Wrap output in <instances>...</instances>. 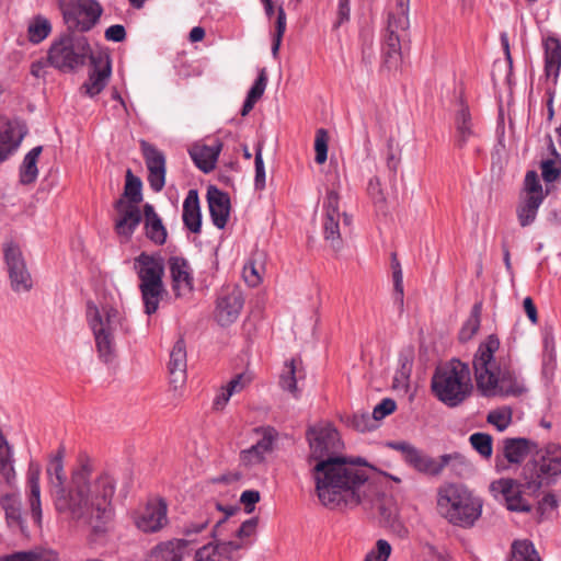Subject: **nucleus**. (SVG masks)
<instances>
[{
  "mask_svg": "<svg viewBox=\"0 0 561 561\" xmlns=\"http://www.w3.org/2000/svg\"><path fill=\"white\" fill-rule=\"evenodd\" d=\"M339 202H340L339 193L334 188L328 190L324 202H323V208H324L325 215L341 216V214L339 211Z\"/></svg>",
  "mask_w": 561,
  "mask_h": 561,
  "instance_id": "nucleus-56",
  "label": "nucleus"
},
{
  "mask_svg": "<svg viewBox=\"0 0 561 561\" xmlns=\"http://www.w3.org/2000/svg\"><path fill=\"white\" fill-rule=\"evenodd\" d=\"M328 133L325 129L320 128L317 130L316 139H314V150H316V162L318 164H322L327 161L328 158Z\"/></svg>",
  "mask_w": 561,
  "mask_h": 561,
  "instance_id": "nucleus-48",
  "label": "nucleus"
},
{
  "mask_svg": "<svg viewBox=\"0 0 561 561\" xmlns=\"http://www.w3.org/2000/svg\"><path fill=\"white\" fill-rule=\"evenodd\" d=\"M266 85H267L266 69L262 68L259 71V76H257L256 80L254 81L253 85L251 87V89L249 90L247 96L257 102L261 99V96L263 95V93L266 89Z\"/></svg>",
  "mask_w": 561,
  "mask_h": 561,
  "instance_id": "nucleus-54",
  "label": "nucleus"
},
{
  "mask_svg": "<svg viewBox=\"0 0 561 561\" xmlns=\"http://www.w3.org/2000/svg\"><path fill=\"white\" fill-rule=\"evenodd\" d=\"M187 547L179 538L158 543L150 553L149 561H183V552Z\"/></svg>",
  "mask_w": 561,
  "mask_h": 561,
  "instance_id": "nucleus-31",
  "label": "nucleus"
},
{
  "mask_svg": "<svg viewBox=\"0 0 561 561\" xmlns=\"http://www.w3.org/2000/svg\"><path fill=\"white\" fill-rule=\"evenodd\" d=\"M244 305L243 294L238 287L221 289L216 301L215 319L221 327H229L240 316Z\"/></svg>",
  "mask_w": 561,
  "mask_h": 561,
  "instance_id": "nucleus-14",
  "label": "nucleus"
},
{
  "mask_svg": "<svg viewBox=\"0 0 561 561\" xmlns=\"http://www.w3.org/2000/svg\"><path fill=\"white\" fill-rule=\"evenodd\" d=\"M114 209L117 213V218L114 222V230L118 237L124 241H129L142 221V214L139 207L135 204H127L124 198H118L114 203Z\"/></svg>",
  "mask_w": 561,
  "mask_h": 561,
  "instance_id": "nucleus-17",
  "label": "nucleus"
},
{
  "mask_svg": "<svg viewBox=\"0 0 561 561\" xmlns=\"http://www.w3.org/2000/svg\"><path fill=\"white\" fill-rule=\"evenodd\" d=\"M23 136L16 124L9 121L0 122V162L5 161L16 151Z\"/></svg>",
  "mask_w": 561,
  "mask_h": 561,
  "instance_id": "nucleus-25",
  "label": "nucleus"
},
{
  "mask_svg": "<svg viewBox=\"0 0 561 561\" xmlns=\"http://www.w3.org/2000/svg\"><path fill=\"white\" fill-rule=\"evenodd\" d=\"M508 561H541L534 543L530 540H514L511 546Z\"/></svg>",
  "mask_w": 561,
  "mask_h": 561,
  "instance_id": "nucleus-40",
  "label": "nucleus"
},
{
  "mask_svg": "<svg viewBox=\"0 0 561 561\" xmlns=\"http://www.w3.org/2000/svg\"><path fill=\"white\" fill-rule=\"evenodd\" d=\"M39 476V466L31 462L27 470L28 503L32 518L37 525H41L42 522Z\"/></svg>",
  "mask_w": 561,
  "mask_h": 561,
  "instance_id": "nucleus-26",
  "label": "nucleus"
},
{
  "mask_svg": "<svg viewBox=\"0 0 561 561\" xmlns=\"http://www.w3.org/2000/svg\"><path fill=\"white\" fill-rule=\"evenodd\" d=\"M409 0H397L396 10L390 11L388 15V23L390 27H401V31H407L409 27Z\"/></svg>",
  "mask_w": 561,
  "mask_h": 561,
  "instance_id": "nucleus-45",
  "label": "nucleus"
},
{
  "mask_svg": "<svg viewBox=\"0 0 561 561\" xmlns=\"http://www.w3.org/2000/svg\"><path fill=\"white\" fill-rule=\"evenodd\" d=\"M277 437V432L268 427L263 437L251 448L241 453V459L245 465L260 463L264 460V455L273 449V444Z\"/></svg>",
  "mask_w": 561,
  "mask_h": 561,
  "instance_id": "nucleus-29",
  "label": "nucleus"
},
{
  "mask_svg": "<svg viewBox=\"0 0 561 561\" xmlns=\"http://www.w3.org/2000/svg\"><path fill=\"white\" fill-rule=\"evenodd\" d=\"M472 447L483 457L492 455V437L484 433H474L470 436Z\"/></svg>",
  "mask_w": 561,
  "mask_h": 561,
  "instance_id": "nucleus-47",
  "label": "nucleus"
},
{
  "mask_svg": "<svg viewBox=\"0 0 561 561\" xmlns=\"http://www.w3.org/2000/svg\"><path fill=\"white\" fill-rule=\"evenodd\" d=\"M186 347L183 339H180L173 345L170 353L169 360V374H170V386L173 391H178L186 381Z\"/></svg>",
  "mask_w": 561,
  "mask_h": 561,
  "instance_id": "nucleus-22",
  "label": "nucleus"
},
{
  "mask_svg": "<svg viewBox=\"0 0 561 561\" xmlns=\"http://www.w3.org/2000/svg\"><path fill=\"white\" fill-rule=\"evenodd\" d=\"M323 236L334 250L341 249L340 216L324 215Z\"/></svg>",
  "mask_w": 561,
  "mask_h": 561,
  "instance_id": "nucleus-44",
  "label": "nucleus"
},
{
  "mask_svg": "<svg viewBox=\"0 0 561 561\" xmlns=\"http://www.w3.org/2000/svg\"><path fill=\"white\" fill-rule=\"evenodd\" d=\"M525 190L527 196L538 195L543 197L542 187L535 171H528L525 176Z\"/></svg>",
  "mask_w": 561,
  "mask_h": 561,
  "instance_id": "nucleus-55",
  "label": "nucleus"
},
{
  "mask_svg": "<svg viewBox=\"0 0 561 561\" xmlns=\"http://www.w3.org/2000/svg\"><path fill=\"white\" fill-rule=\"evenodd\" d=\"M142 214L145 236L156 245H163L168 238V231L154 207L149 203L145 204Z\"/></svg>",
  "mask_w": 561,
  "mask_h": 561,
  "instance_id": "nucleus-24",
  "label": "nucleus"
},
{
  "mask_svg": "<svg viewBox=\"0 0 561 561\" xmlns=\"http://www.w3.org/2000/svg\"><path fill=\"white\" fill-rule=\"evenodd\" d=\"M50 31V22L43 16H36L28 25V38L32 43L38 44L49 35Z\"/></svg>",
  "mask_w": 561,
  "mask_h": 561,
  "instance_id": "nucleus-46",
  "label": "nucleus"
},
{
  "mask_svg": "<svg viewBox=\"0 0 561 561\" xmlns=\"http://www.w3.org/2000/svg\"><path fill=\"white\" fill-rule=\"evenodd\" d=\"M43 147L36 146L24 157L20 167V182L24 185L35 182L38 175L37 160L42 153Z\"/></svg>",
  "mask_w": 561,
  "mask_h": 561,
  "instance_id": "nucleus-35",
  "label": "nucleus"
},
{
  "mask_svg": "<svg viewBox=\"0 0 561 561\" xmlns=\"http://www.w3.org/2000/svg\"><path fill=\"white\" fill-rule=\"evenodd\" d=\"M407 465L416 472L430 477L439 476L445 468H449L457 476H461L468 469L466 458L459 453L445 454L438 458H433L419 448H415L409 457Z\"/></svg>",
  "mask_w": 561,
  "mask_h": 561,
  "instance_id": "nucleus-10",
  "label": "nucleus"
},
{
  "mask_svg": "<svg viewBox=\"0 0 561 561\" xmlns=\"http://www.w3.org/2000/svg\"><path fill=\"white\" fill-rule=\"evenodd\" d=\"M207 202L214 226L224 229L230 216L229 195L211 185L207 190Z\"/></svg>",
  "mask_w": 561,
  "mask_h": 561,
  "instance_id": "nucleus-21",
  "label": "nucleus"
},
{
  "mask_svg": "<svg viewBox=\"0 0 561 561\" xmlns=\"http://www.w3.org/2000/svg\"><path fill=\"white\" fill-rule=\"evenodd\" d=\"M145 313L151 316L159 309L160 301L165 293L164 284L138 285Z\"/></svg>",
  "mask_w": 561,
  "mask_h": 561,
  "instance_id": "nucleus-33",
  "label": "nucleus"
},
{
  "mask_svg": "<svg viewBox=\"0 0 561 561\" xmlns=\"http://www.w3.org/2000/svg\"><path fill=\"white\" fill-rule=\"evenodd\" d=\"M119 198H124L127 204H135L137 206L142 201V182L129 169L125 176L124 193Z\"/></svg>",
  "mask_w": 561,
  "mask_h": 561,
  "instance_id": "nucleus-42",
  "label": "nucleus"
},
{
  "mask_svg": "<svg viewBox=\"0 0 561 561\" xmlns=\"http://www.w3.org/2000/svg\"><path fill=\"white\" fill-rule=\"evenodd\" d=\"M221 149L222 142L215 140L213 145L196 144L188 150V153L201 171L209 173L215 169Z\"/></svg>",
  "mask_w": 561,
  "mask_h": 561,
  "instance_id": "nucleus-23",
  "label": "nucleus"
},
{
  "mask_svg": "<svg viewBox=\"0 0 561 561\" xmlns=\"http://www.w3.org/2000/svg\"><path fill=\"white\" fill-rule=\"evenodd\" d=\"M262 266H256L253 260H249L243 266L242 275L244 282L251 287L257 286L262 282Z\"/></svg>",
  "mask_w": 561,
  "mask_h": 561,
  "instance_id": "nucleus-50",
  "label": "nucleus"
},
{
  "mask_svg": "<svg viewBox=\"0 0 561 561\" xmlns=\"http://www.w3.org/2000/svg\"><path fill=\"white\" fill-rule=\"evenodd\" d=\"M217 551L215 548V542L209 541L195 552V560L196 561H219L216 560Z\"/></svg>",
  "mask_w": 561,
  "mask_h": 561,
  "instance_id": "nucleus-59",
  "label": "nucleus"
},
{
  "mask_svg": "<svg viewBox=\"0 0 561 561\" xmlns=\"http://www.w3.org/2000/svg\"><path fill=\"white\" fill-rule=\"evenodd\" d=\"M92 54L89 41L83 35L68 33L55 41L48 50V61L56 69L69 72L82 67Z\"/></svg>",
  "mask_w": 561,
  "mask_h": 561,
  "instance_id": "nucleus-8",
  "label": "nucleus"
},
{
  "mask_svg": "<svg viewBox=\"0 0 561 561\" xmlns=\"http://www.w3.org/2000/svg\"><path fill=\"white\" fill-rule=\"evenodd\" d=\"M401 27L387 25V34L382 47L383 62L388 69L397 68L401 60V38L398 32Z\"/></svg>",
  "mask_w": 561,
  "mask_h": 561,
  "instance_id": "nucleus-30",
  "label": "nucleus"
},
{
  "mask_svg": "<svg viewBox=\"0 0 561 561\" xmlns=\"http://www.w3.org/2000/svg\"><path fill=\"white\" fill-rule=\"evenodd\" d=\"M538 443L525 437L506 438L504 440V457L511 463H520L529 453H534Z\"/></svg>",
  "mask_w": 561,
  "mask_h": 561,
  "instance_id": "nucleus-28",
  "label": "nucleus"
},
{
  "mask_svg": "<svg viewBox=\"0 0 561 561\" xmlns=\"http://www.w3.org/2000/svg\"><path fill=\"white\" fill-rule=\"evenodd\" d=\"M543 46L545 71L547 76L553 75L557 78L561 67V42L554 36H549L545 39Z\"/></svg>",
  "mask_w": 561,
  "mask_h": 561,
  "instance_id": "nucleus-32",
  "label": "nucleus"
},
{
  "mask_svg": "<svg viewBox=\"0 0 561 561\" xmlns=\"http://www.w3.org/2000/svg\"><path fill=\"white\" fill-rule=\"evenodd\" d=\"M399 366L393 377V387L407 388L413 366V352L411 350L400 353Z\"/></svg>",
  "mask_w": 561,
  "mask_h": 561,
  "instance_id": "nucleus-41",
  "label": "nucleus"
},
{
  "mask_svg": "<svg viewBox=\"0 0 561 561\" xmlns=\"http://www.w3.org/2000/svg\"><path fill=\"white\" fill-rule=\"evenodd\" d=\"M136 527L146 534H154L169 524L168 503L159 497L149 501L134 517Z\"/></svg>",
  "mask_w": 561,
  "mask_h": 561,
  "instance_id": "nucleus-13",
  "label": "nucleus"
},
{
  "mask_svg": "<svg viewBox=\"0 0 561 561\" xmlns=\"http://www.w3.org/2000/svg\"><path fill=\"white\" fill-rule=\"evenodd\" d=\"M367 191L375 204L385 203L386 197L378 178L375 176L369 180Z\"/></svg>",
  "mask_w": 561,
  "mask_h": 561,
  "instance_id": "nucleus-62",
  "label": "nucleus"
},
{
  "mask_svg": "<svg viewBox=\"0 0 561 561\" xmlns=\"http://www.w3.org/2000/svg\"><path fill=\"white\" fill-rule=\"evenodd\" d=\"M46 472L56 510L80 525L90 526L94 531L102 530L111 516L115 479L104 472L91 481L90 471L82 467L73 472L71 488L67 491L64 486L66 474L60 450L49 460Z\"/></svg>",
  "mask_w": 561,
  "mask_h": 561,
  "instance_id": "nucleus-2",
  "label": "nucleus"
},
{
  "mask_svg": "<svg viewBox=\"0 0 561 561\" xmlns=\"http://www.w3.org/2000/svg\"><path fill=\"white\" fill-rule=\"evenodd\" d=\"M221 510L222 504L215 500L201 505L192 515L178 525V533L182 535V538L179 539L183 540L185 546L188 547L191 543H197L199 537L204 534L209 537V526Z\"/></svg>",
  "mask_w": 561,
  "mask_h": 561,
  "instance_id": "nucleus-11",
  "label": "nucleus"
},
{
  "mask_svg": "<svg viewBox=\"0 0 561 561\" xmlns=\"http://www.w3.org/2000/svg\"><path fill=\"white\" fill-rule=\"evenodd\" d=\"M482 304L477 302L472 306L469 318L462 324L459 331V341L466 343L470 341L479 331L481 325Z\"/></svg>",
  "mask_w": 561,
  "mask_h": 561,
  "instance_id": "nucleus-39",
  "label": "nucleus"
},
{
  "mask_svg": "<svg viewBox=\"0 0 561 561\" xmlns=\"http://www.w3.org/2000/svg\"><path fill=\"white\" fill-rule=\"evenodd\" d=\"M3 255L12 290L15 293L30 291L33 287V279L19 245L14 242H7Z\"/></svg>",
  "mask_w": 561,
  "mask_h": 561,
  "instance_id": "nucleus-12",
  "label": "nucleus"
},
{
  "mask_svg": "<svg viewBox=\"0 0 561 561\" xmlns=\"http://www.w3.org/2000/svg\"><path fill=\"white\" fill-rule=\"evenodd\" d=\"M306 436L310 448L308 461H316L311 471L322 504H360L370 486L366 463L360 458L354 461L340 456L344 443L332 423H311Z\"/></svg>",
  "mask_w": 561,
  "mask_h": 561,
  "instance_id": "nucleus-1",
  "label": "nucleus"
},
{
  "mask_svg": "<svg viewBox=\"0 0 561 561\" xmlns=\"http://www.w3.org/2000/svg\"><path fill=\"white\" fill-rule=\"evenodd\" d=\"M541 174L546 182H554L560 176V170L554 165L552 160L541 162Z\"/></svg>",
  "mask_w": 561,
  "mask_h": 561,
  "instance_id": "nucleus-63",
  "label": "nucleus"
},
{
  "mask_svg": "<svg viewBox=\"0 0 561 561\" xmlns=\"http://www.w3.org/2000/svg\"><path fill=\"white\" fill-rule=\"evenodd\" d=\"M20 561H59L57 556L53 552L36 553L33 551L19 552Z\"/></svg>",
  "mask_w": 561,
  "mask_h": 561,
  "instance_id": "nucleus-61",
  "label": "nucleus"
},
{
  "mask_svg": "<svg viewBox=\"0 0 561 561\" xmlns=\"http://www.w3.org/2000/svg\"><path fill=\"white\" fill-rule=\"evenodd\" d=\"M0 505L5 512L8 524L23 529V517L20 496L15 492L5 493L0 499Z\"/></svg>",
  "mask_w": 561,
  "mask_h": 561,
  "instance_id": "nucleus-34",
  "label": "nucleus"
},
{
  "mask_svg": "<svg viewBox=\"0 0 561 561\" xmlns=\"http://www.w3.org/2000/svg\"><path fill=\"white\" fill-rule=\"evenodd\" d=\"M238 511H239V507H237V506H224L222 505V510L218 513V514L222 513V516H220L217 519L215 518L213 520L214 525L209 530V538L216 540L221 535L220 527L229 519V517L233 516Z\"/></svg>",
  "mask_w": 561,
  "mask_h": 561,
  "instance_id": "nucleus-51",
  "label": "nucleus"
},
{
  "mask_svg": "<svg viewBox=\"0 0 561 561\" xmlns=\"http://www.w3.org/2000/svg\"><path fill=\"white\" fill-rule=\"evenodd\" d=\"M91 64L93 66L89 79L81 85V91L93 98L102 92L106 87L111 76V61L107 55L91 56Z\"/></svg>",
  "mask_w": 561,
  "mask_h": 561,
  "instance_id": "nucleus-20",
  "label": "nucleus"
},
{
  "mask_svg": "<svg viewBox=\"0 0 561 561\" xmlns=\"http://www.w3.org/2000/svg\"><path fill=\"white\" fill-rule=\"evenodd\" d=\"M183 224L193 233H199L202 228V213L196 190H190L183 202Z\"/></svg>",
  "mask_w": 561,
  "mask_h": 561,
  "instance_id": "nucleus-27",
  "label": "nucleus"
},
{
  "mask_svg": "<svg viewBox=\"0 0 561 561\" xmlns=\"http://www.w3.org/2000/svg\"><path fill=\"white\" fill-rule=\"evenodd\" d=\"M215 548L217 556L230 560L234 551L241 548V545L236 541H220L218 538L215 540Z\"/></svg>",
  "mask_w": 561,
  "mask_h": 561,
  "instance_id": "nucleus-57",
  "label": "nucleus"
},
{
  "mask_svg": "<svg viewBox=\"0 0 561 561\" xmlns=\"http://www.w3.org/2000/svg\"><path fill=\"white\" fill-rule=\"evenodd\" d=\"M431 387L440 402L449 408L458 407L473 390L469 365L453 358L436 367Z\"/></svg>",
  "mask_w": 561,
  "mask_h": 561,
  "instance_id": "nucleus-4",
  "label": "nucleus"
},
{
  "mask_svg": "<svg viewBox=\"0 0 561 561\" xmlns=\"http://www.w3.org/2000/svg\"><path fill=\"white\" fill-rule=\"evenodd\" d=\"M386 447L400 451L403 456V460L407 463L409 457L414 453L415 446L404 440H389L385 444Z\"/></svg>",
  "mask_w": 561,
  "mask_h": 561,
  "instance_id": "nucleus-58",
  "label": "nucleus"
},
{
  "mask_svg": "<svg viewBox=\"0 0 561 561\" xmlns=\"http://www.w3.org/2000/svg\"><path fill=\"white\" fill-rule=\"evenodd\" d=\"M134 268L137 273L139 285L162 284L165 263L159 254L141 252L134 260Z\"/></svg>",
  "mask_w": 561,
  "mask_h": 561,
  "instance_id": "nucleus-19",
  "label": "nucleus"
},
{
  "mask_svg": "<svg viewBox=\"0 0 561 561\" xmlns=\"http://www.w3.org/2000/svg\"><path fill=\"white\" fill-rule=\"evenodd\" d=\"M260 501V492L256 490H245L240 496V502L244 505L247 514L254 511L255 504Z\"/></svg>",
  "mask_w": 561,
  "mask_h": 561,
  "instance_id": "nucleus-60",
  "label": "nucleus"
},
{
  "mask_svg": "<svg viewBox=\"0 0 561 561\" xmlns=\"http://www.w3.org/2000/svg\"><path fill=\"white\" fill-rule=\"evenodd\" d=\"M397 408L396 401L390 398H385L380 403L374 407L373 411L360 410L354 413L352 421H381Z\"/></svg>",
  "mask_w": 561,
  "mask_h": 561,
  "instance_id": "nucleus-36",
  "label": "nucleus"
},
{
  "mask_svg": "<svg viewBox=\"0 0 561 561\" xmlns=\"http://www.w3.org/2000/svg\"><path fill=\"white\" fill-rule=\"evenodd\" d=\"M391 553V546L387 540L379 539L376 543V550L367 553L364 561H387Z\"/></svg>",
  "mask_w": 561,
  "mask_h": 561,
  "instance_id": "nucleus-53",
  "label": "nucleus"
},
{
  "mask_svg": "<svg viewBox=\"0 0 561 561\" xmlns=\"http://www.w3.org/2000/svg\"><path fill=\"white\" fill-rule=\"evenodd\" d=\"M263 145L259 142L255 147V158H254V167H255V178L254 185L257 190H263L265 187V167L262 157Z\"/></svg>",
  "mask_w": 561,
  "mask_h": 561,
  "instance_id": "nucleus-49",
  "label": "nucleus"
},
{
  "mask_svg": "<svg viewBox=\"0 0 561 561\" xmlns=\"http://www.w3.org/2000/svg\"><path fill=\"white\" fill-rule=\"evenodd\" d=\"M500 340L490 334L473 355L472 368L478 390L484 397H520L528 391L525 379L510 358L495 357Z\"/></svg>",
  "mask_w": 561,
  "mask_h": 561,
  "instance_id": "nucleus-3",
  "label": "nucleus"
},
{
  "mask_svg": "<svg viewBox=\"0 0 561 561\" xmlns=\"http://www.w3.org/2000/svg\"><path fill=\"white\" fill-rule=\"evenodd\" d=\"M437 508L450 524L469 528L482 513V501L459 483H447L438 489Z\"/></svg>",
  "mask_w": 561,
  "mask_h": 561,
  "instance_id": "nucleus-5",
  "label": "nucleus"
},
{
  "mask_svg": "<svg viewBox=\"0 0 561 561\" xmlns=\"http://www.w3.org/2000/svg\"><path fill=\"white\" fill-rule=\"evenodd\" d=\"M165 264L174 296L183 298L191 295L194 290V276L190 262L183 256L171 255Z\"/></svg>",
  "mask_w": 561,
  "mask_h": 561,
  "instance_id": "nucleus-15",
  "label": "nucleus"
},
{
  "mask_svg": "<svg viewBox=\"0 0 561 561\" xmlns=\"http://www.w3.org/2000/svg\"><path fill=\"white\" fill-rule=\"evenodd\" d=\"M392 277H393L394 291L397 294L396 299L402 306L403 305V276H402L401 265L397 260L396 253L392 254Z\"/></svg>",
  "mask_w": 561,
  "mask_h": 561,
  "instance_id": "nucleus-52",
  "label": "nucleus"
},
{
  "mask_svg": "<svg viewBox=\"0 0 561 561\" xmlns=\"http://www.w3.org/2000/svg\"><path fill=\"white\" fill-rule=\"evenodd\" d=\"M297 374H300V371L297 368L296 359H290L289 362L285 363L284 370L279 376V386L282 389L290 392L294 396L297 394V381L298 378L301 377L300 375L297 376Z\"/></svg>",
  "mask_w": 561,
  "mask_h": 561,
  "instance_id": "nucleus-43",
  "label": "nucleus"
},
{
  "mask_svg": "<svg viewBox=\"0 0 561 561\" xmlns=\"http://www.w3.org/2000/svg\"><path fill=\"white\" fill-rule=\"evenodd\" d=\"M456 145L462 148L473 135L471 115L468 107L465 105H461V108L456 115Z\"/></svg>",
  "mask_w": 561,
  "mask_h": 561,
  "instance_id": "nucleus-38",
  "label": "nucleus"
},
{
  "mask_svg": "<svg viewBox=\"0 0 561 561\" xmlns=\"http://www.w3.org/2000/svg\"><path fill=\"white\" fill-rule=\"evenodd\" d=\"M542 201L543 197H539L538 195L525 196L517 208V217L522 227H527L535 221Z\"/></svg>",
  "mask_w": 561,
  "mask_h": 561,
  "instance_id": "nucleus-37",
  "label": "nucleus"
},
{
  "mask_svg": "<svg viewBox=\"0 0 561 561\" xmlns=\"http://www.w3.org/2000/svg\"><path fill=\"white\" fill-rule=\"evenodd\" d=\"M59 9L68 28L89 32L99 22L103 8L98 0L60 1Z\"/></svg>",
  "mask_w": 561,
  "mask_h": 561,
  "instance_id": "nucleus-9",
  "label": "nucleus"
},
{
  "mask_svg": "<svg viewBox=\"0 0 561 561\" xmlns=\"http://www.w3.org/2000/svg\"><path fill=\"white\" fill-rule=\"evenodd\" d=\"M491 490L500 492L505 501V506L511 512L529 513L531 505L524 499L523 490L529 491L523 483L513 479H501L491 483Z\"/></svg>",
  "mask_w": 561,
  "mask_h": 561,
  "instance_id": "nucleus-16",
  "label": "nucleus"
},
{
  "mask_svg": "<svg viewBox=\"0 0 561 561\" xmlns=\"http://www.w3.org/2000/svg\"><path fill=\"white\" fill-rule=\"evenodd\" d=\"M104 36L106 41L119 43L126 38V31L123 25L114 24L105 30Z\"/></svg>",
  "mask_w": 561,
  "mask_h": 561,
  "instance_id": "nucleus-64",
  "label": "nucleus"
},
{
  "mask_svg": "<svg viewBox=\"0 0 561 561\" xmlns=\"http://www.w3.org/2000/svg\"><path fill=\"white\" fill-rule=\"evenodd\" d=\"M522 479L529 492L556 484L561 479V443L549 442L531 454L522 470Z\"/></svg>",
  "mask_w": 561,
  "mask_h": 561,
  "instance_id": "nucleus-7",
  "label": "nucleus"
},
{
  "mask_svg": "<svg viewBox=\"0 0 561 561\" xmlns=\"http://www.w3.org/2000/svg\"><path fill=\"white\" fill-rule=\"evenodd\" d=\"M142 156L148 169V182L154 192H160L165 184V156L156 146L142 140L140 142Z\"/></svg>",
  "mask_w": 561,
  "mask_h": 561,
  "instance_id": "nucleus-18",
  "label": "nucleus"
},
{
  "mask_svg": "<svg viewBox=\"0 0 561 561\" xmlns=\"http://www.w3.org/2000/svg\"><path fill=\"white\" fill-rule=\"evenodd\" d=\"M89 325L93 332L99 358L111 364L116 357L115 336L119 331H128L124 314L113 306L89 304L87 310Z\"/></svg>",
  "mask_w": 561,
  "mask_h": 561,
  "instance_id": "nucleus-6",
  "label": "nucleus"
}]
</instances>
